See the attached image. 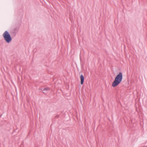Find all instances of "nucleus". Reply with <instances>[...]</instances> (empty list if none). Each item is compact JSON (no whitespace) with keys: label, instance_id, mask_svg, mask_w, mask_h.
<instances>
[{"label":"nucleus","instance_id":"obj_3","mask_svg":"<svg viewBox=\"0 0 147 147\" xmlns=\"http://www.w3.org/2000/svg\"><path fill=\"white\" fill-rule=\"evenodd\" d=\"M19 30V28L17 27L15 28L13 30L12 33L14 34L15 36L16 33L18 32Z\"/></svg>","mask_w":147,"mask_h":147},{"label":"nucleus","instance_id":"obj_6","mask_svg":"<svg viewBox=\"0 0 147 147\" xmlns=\"http://www.w3.org/2000/svg\"><path fill=\"white\" fill-rule=\"evenodd\" d=\"M59 117V115H57L55 116V117H57V118H58V117Z\"/></svg>","mask_w":147,"mask_h":147},{"label":"nucleus","instance_id":"obj_1","mask_svg":"<svg viewBox=\"0 0 147 147\" xmlns=\"http://www.w3.org/2000/svg\"><path fill=\"white\" fill-rule=\"evenodd\" d=\"M123 78L122 73L120 72L115 77V79L112 84V86L115 87L119 84L121 82Z\"/></svg>","mask_w":147,"mask_h":147},{"label":"nucleus","instance_id":"obj_5","mask_svg":"<svg viewBox=\"0 0 147 147\" xmlns=\"http://www.w3.org/2000/svg\"><path fill=\"white\" fill-rule=\"evenodd\" d=\"M80 83L81 85L83 84L84 81V77L82 74L80 76Z\"/></svg>","mask_w":147,"mask_h":147},{"label":"nucleus","instance_id":"obj_4","mask_svg":"<svg viewBox=\"0 0 147 147\" xmlns=\"http://www.w3.org/2000/svg\"><path fill=\"white\" fill-rule=\"evenodd\" d=\"M50 90V88H44L42 90V92L45 94H46L48 93V91Z\"/></svg>","mask_w":147,"mask_h":147},{"label":"nucleus","instance_id":"obj_2","mask_svg":"<svg viewBox=\"0 0 147 147\" xmlns=\"http://www.w3.org/2000/svg\"><path fill=\"white\" fill-rule=\"evenodd\" d=\"M3 36L4 40L7 43H10L12 40V38L9 32L7 31H5L3 33Z\"/></svg>","mask_w":147,"mask_h":147}]
</instances>
